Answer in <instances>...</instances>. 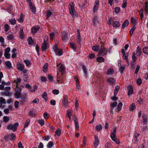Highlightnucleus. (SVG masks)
Listing matches in <instances>:
<instances>
[{"label": "nucleus", "instance_id": "a878e982", "mask_svg": "<svg viewBox=\"0 0 148 148\" xmlns=\"http://www.w3.org/2000/svg\"><path fill=\"white\" fill-rule=\"evenodd\" d=\"M10 140L12 141H14L15 140L16 138V135L13 133H11V134H9Z\"/></svg>", "mask_w": 148, "mask_h": 148}, {"label": "nucleus", "instance_id": "20e7f679", "mask_svg": "<svg viewBox=\"0 0 148 148\" xmlns=\"http://www.w3.org/2000/svg\"><path fill=\"white\" fill-rule=\"evenodd\" d=\"M92 49L98 52L99 51L98 53V56H100V55L102 54V45H101L100 47L99 45H97L93 46L92 47Z\"/></svg>", "mask_w": 148, "mask_h": 148}, {"label": "nucleus", "instance_id": "49530a36", "mask_svg": "<svg viewBox=\"0 0 148 148\" xmlns=\"http://www.w3.org/2000/svg\"><path fill=\"white\" fill-rule=\"evenodd\" d=\"M96 128L97 131H99L102 130V125L101 124L97 125L96 126Z\"/></svg>", "mask_w": 148, "mask_h": 148}, {"label": "nucleus", "instance_id": "f257e3e1", "mask_svg": "<svg viewBox=\"0 0 148 148\" xmlns=\"http://www.w3.org/2000/svg\"><path fill=\"white\" fill-rule=\"evenodd\" d=\"M114 18L111 17L108 20L109 24L111 25L112 22H113L112 26L115 28L119 27L121 25L120 22L117 21H114Z\"/></svg>", "mask_w": 148, "mask_h": 148}, {"label": "nucleus", "instance_id": "4be33fe9", "mask_svg": "<svg viewBox=\"0 0 148 148\" xmlns=\"http://www.w3.org/2000/svg\"><path fill=\"white\" fill-rule=\"evenodd\" d=\"M82 68L84 71V73L85 75V76L87 77V68L86 66L84 64L82 65Z\"/></svg>", "mask_w": 148, "mask_h": 148}, {"label": "nucleus", "instance_id": "9d476101", "mask_svg": "<svg viewBox=\"0 0 148 148\" xmlns=\"http://www.w3.org/2000/svg\"><path fill=\"white\" fill-rule=\"evenodd\" d=\"M57 66L59 69V71L61 72L62 73H63L65 70L64 66L61 63H60L57 65Z\"/></svg>", "mask_w": 148, "mask_h": 148}, {"label": "nucleus", "instance_id": "c85d7f7f", "mask_svg": "<svg viewBox=\"0 0 148 148\" xmlns=\"http://www.w3.org/2000/svg\"><path fill=\"white\" fill-rule=\"evenodd\" d=\"M5 64L7 68L10 69L12 68V65L10 61H6L5 62Z\"/></svg>", "mask_w": 148, "mask_h": 148}, {"label": "nucleus", "instance_id": "72a5a7b5", "mask_svg": "<svg viewBox=\"0 0 148 148\" xmlns=\"http://www.w3.org/2000/svg\"><path fill=\"white\" fill-rule=\"evenodd\" d=\"M53 142L52 141H50L49 142L47 145V147L48 148H51L53 145Z\"/></svg>", "mask_w": 148, "mask_h": 148}, {"label": "nucleus", "instance_id": "bb28decb", "mask_svg": "<svg viewBox=\"0 0 148 148\" xmlns=\"http://www.w3.org/2000/svg\"><path fill=\"white\" fill-rule=\"evenodd\" d=\"M70 45L71 47L72 48L73 50L74 51H75L77 49V46L75 44L73 43V42H72L70 43Z\"/></svg>", "mask_w": 148, "mask_h": 148}, {"label": "nucleus", "instance_id": "6e6552de", "mask_svg": "<svg viewBox=\"0 0 148 148\" xmlns=\"http://www.w3.org/2000/svg\"><path fill=\"white\" fill-rule=\"evenodd\" d=\"M40 29V27L38 25H35L32 27L31 28V32L33 34L36 33L37 31Z\"/></svg>", "mask_w": 148, "mask_h": 148}, {"label": "nucleus", "instance_id": "7c9ffc66", "mask_svg": "<svg viewBox=\"0 0 148 148\" xmlns=\"http://www.w3.org/2000/svg\"><path fill=\"white\" fill-rule=\"evenodd\" d=\"M129 24V22L128 20H126L122 25V28H123L127 26Z\"/></svg>", "mask_w": 148, "mask_h": 148}, {"label": "nucleus", "instance_id": "9b49d317", "mask_svg": "<svg viewBox=\"0 0 148 148\" xmlns=\"http://www.w3.org/2000/svg\"><path fill=\"white\" fill-rule=\"evenodd\" d=\"M127 89L128 90V96H129L130 95H132L133 94L134 91L132 86H129L127 88Z\"/></svg>", "mask_w": 148, "mask_h": 148}, {"label": "nucleus", "instance_id": "13d9d810", "mask_svg": "<svg viewBox=\"0 0 148 148\" xmlns=\"http://www.w3.org/2000/svg\"><path fill=\"white\" fill-rule=\"evenodd\" d=\"M67 115L68 116V117L70 119L71 117L72 116L71 112L69 110H68L66 112Z\"/></svg>", "mask_w": 148, "mask_h": 148}, {"label": "nucleus", "instance_id": "1a4fd4ad", "mask_svg": "<svg viewBox=\"0 0 148 148\" xmlns=\"http://www.w3.org/2000/svg\"><path fill=\"white\" fill-rule=\"evenodd\" d=\"M16 67L18 70L22 71L24 70L25 68V66L23 64L18 62L17 64Z\"/></svg>", "mask_w": 148, "mask_h": 148}, {"label": "nucleus", "instance_id": "4468645a", "mask_svg": "<svg viewBox=\"0 0 148 148\" xmlns=\"http://www.w3.org/2000/svg\"><path fill=\"white\" fill-rule=\"evenodd\" d=\"M107 82L111 85H114L115 83V80L112 77H110L107 79Z\"/></svg>", "mask_w": 148, "mask_h": 148}, {"label": "nucleus", "instance_id": "39448f33", "mask_svg": "<svg viewBox=\"0 0 148 148\" xmlns=\"http://www.w3.org/2000/svg\"><path fill=\"white\" fill-rule=\"evenodd\" d=\"M56 54L59 56H62L63 54V51L62 49H59L58 48V45H56L54 46L53 48Z\"/></svg>", "mask_w": 148, "mask_h": 148}, {"label": "nucleus", "instance_id": "f704fd0d", "mask_svg": "<svg viewBox=\"0 0 148 148\" xmlns=\"http://www.w3.org/2000/svg\"><path fill=\"white\" fill-rule=\"evenodd\" d=\"M119 88L120 87L119 86L117 85L115 86L114 93V94L115 95H117L118 92L119 90Z\"/></svg>", "mask_w": 148, "mask_h": 148}, {"label": "nucleus", "instance_id": "de8ad7c7", "mask_svg": "<svg viewBox=\"0 0 148 148\" xmlns=\"http://www.w3.org/2000/svg\"><path fill=\"white\" fill-rule=\"evenodd\" d=\"M27 66H29L31 64V62L28 60H25L24 61Z\"/></svg>", "mask_w": 148, "mask_h": 148}, {"label": "nucleus", "instance_id": "69168bd1", "mask_svg": "<svg viewBox=\"0 0 148 148\" xmlns=\"http://www.w3.org/2000/svg\"><path fill=\"white\" fill-rule=\"evenodd\" d=\"M120 11V8L118 7H116L114 9V12L116 14L118 13Z\"/></svg>", "mask_w": 148, "mask_h": 148}, {"label": "nucleus", "instance_id": "58836bf2", "mask_svg": "<svg viewBox=\"0 0 148 148\" xmlns=\"http://www.w3.org/2000/svg\"><path fill=\"white\" fill-rule=\"evenodd\" d=\"M3 121L5 123L8 122L10 120V117H9L4 116L3 117Z\"/></svg>", "mask_w": 148, "mask_h": 148}, {"label": "nucleus", "instance_id": "2eb2a0df", "mask_svg": "<svg viewBox=\"0 0 148 148\" xmlns=\"http://www.w3.org/2000/svg\"><path fill=\"white\" fill-rule=\"evenodd\" d=\"M29 6L31 11L33 13H35L36 12V8L34 5L33 4L32 2H30L29 4Z\"/></svg>", "mask_w": 148, "mask_h": 148}, {"label": "nucleus", "instance_id": "f3484780", "mask_svg": "<svg viewBox=\"0 0 148 148\" xmlns=\"http://www.w3.org/2000/svg\"><path fill=\"white\" fill-rule=\"evenodd\" d=\"M74 121L75 125V128L76 129L79 128L78 124V118L75 116L74 117Z\"/></svg>", "mask_w": 148, "mask_h": 148}, {"label": "nucleus", "instance_id": "473e14b6", "mask_svg": "<svg viewBox=\"0 0 148 148\" xmlns=\"http://www.w3.org/2000/svg\"><path fill=\"white\" fill-rule=\"evenodd\" d=\"M52 14L50 10L47 11L46 13V19L47 20H48L49 17L51 16Z\"/></svg>", "mask_w": 148, "mask_h": 148}, {"label": "nucleus", "instance_id": "c9c22d12", "mask_svg": "<svg viewBox=\"0 0 148 148\" xmlns=\"http://www.w3.org/2000/svg\"><path fill=\"white\" fill-rule=\"evenodd\" d=\"M136 106L134 103H132L130 106V111H132L136 108Z\"/></svg>", "mask_w": 148, "mask_h": 148}, {"label": "nucleus", "instance_id": "680f3d73", "mask_svg": "<svg viewBox=\"0 0 148 148\" xmlns=\"http://www.w3.org/2000/svg\"><path fill=\"white\" fill-rule=\"evenodd\" d=\"M48 77L50 82H52L53 81V77L52 75L51 74L48 75Z\"/></svg>", "mask_w": 148, "mask_h": 148}, {"label": "nucleus", "instance_id": "0e129e2a", "mask_svg": "<svg viewBox=\"0 0 148 148\" xmlns=\"http://www.w3.org/2000/svg\"><path fill=\"white\" fill-rule=\"evenodd\" d=\"M52 93L55 95H57L59 93V91L58 90L54 89L52 90Z\"/></svg>", "mask_w": 148, "mask_h": 148}, {"label": "nucleus", "instance_id": "3c124183", "mask_svg": "<svg viewBox=\"0 0 148 148\" xmlns=\"http://www.w3.org/2000/svg\"><path fill=\"white\" fill-rule=\"evenodd\" d=\"M127 1L126 0H123V3L122 5V7L123 8H125L127 6Z\"/></svg>", "mask_w": 148, "mask_h": 148}, {"label": "nucleus", "instance_id": "6e6d98bb", "mask_svg": "<svg viewBox=\"0 0 148 148\" xmlns=\"http://www.w3.org/2000/svg\"><path fill=\"white\" fill-rule=\"evenodd\" d=\"M21 95V93H20L17 92H16L14 93V96L16 98L18 99L20 97V96Z\"/></svg>", "mask_w": 148, "mask_h": 148}, {"label": "nucleus", "instance_id": "c03bdc74", "mask_svg": "<svg viewBox=\"0 0 148 148\" xmlns=\"http://www.w3.org/2000/svg\"><path fill=\"white\" fill-rule=\"evenodd\" d=\"M146 13L148 12V3L146 2L145 3V6L143 7Z\"/></svg>", "mask_w": 148, "mask_h": 148}, {"label": "nucleus", "instance_id": "37998d69", "mask_svg": "<svg viewBox=\"0 0 148 148\" xmlns=\"http://www.w3.org/2000/svg\"><path fill=\"white\" fill-rule=\"evenodd\" d=\"M0 103L2 105V104H5L6 101L5 99L2 97H0Z\"/></svg>", "mask_w": 148, "mask_h": 148}, {"label": "nucleus", "instance_id": "2f4dec72", "mask_svg": "<svg viewBox=\"0 0 148 148\" xmlns=\"http://www.w3.org/2000/svg\"><path fill=\"white\" fill-rule=\"evenodd\" d=\"M97 17L96 16H95L92 20L93 23V25L95 26V25L98 22L97 21Z\"/></svg>", "mask_w": 148, "mask_h": 148}, {"label": "nucleus", "instance_id": "393cba45", "mask_svg": "<svg viewBox=\"0 0 148 148\" xmlns=\"http://www.w3.org/2000/svg\"><path fill=\"white\" fill-rule=\"evenodd\" d=\"M14 39L13 35L11 34H8L7 36V40H13Z\"/></svg>", "mask_w": 148, "mask_h": 148}, {"label": "nucleus", "instance_id": "f8f14e48", "mask_svg": "<svg viewBox=\"0 0 148 148\" xmlns=\"http://www.w3.org/2000/svg\"><path fill=\"white\" fill-rule=\"evenodd\" d=\"M47 42L45 40H44V42L42 43L41 49L42 51H45L47 48Z\"/></svg>", "mask_w": 148, "mask_h": 148}, {"label": "nucleus", "instance_id": "09e8293b", "mask_svg": "<svg viewBox=\"0 0 148 148\" xmlns=\"http://www.w3.org/2000/svg\"><path fill=\"white\" fill-rule=\"evenodd\" d=\"M131 21L132 23L136 24L137 23V20L135 18L133 17H131Z\"/></svg>", "mask_w": 148, "mask_h": 148}, {"label": "nucleus", "instance_id": "dca6fc26", "mask_svg": "<svg viewBox=\"0 0 148 148\" xmlns=\"http://www.w3.org/2000/svg\"><path fill=\"white\" fill-rule=\"evenodd\" d=\"M114 70L113 68H110L108 69L107 70L106 73L108 75H109L111 76L114 73Z\"/></svg>", "mask_w": 148, "mask_h": 148}, {"label": "nucleus", "instance_id": "f03ea898", "mask_svg": "<svg viewBox=\"0 0 148 148\" xmlns=\"http://www.w3.org/2000/svg\"><path fill=\"white\" fill-rule=\"evenodd\" d=\"M117 127H115L113 129L112 131L111 132L110 136L111 139L116 144H118L120 143L118 139L116 137V133Z\"/></svg>", "mask_w": 148, "mask_h": 148}, {"label": "nucleus", "instance_id": "423d86ee", "mask_svg": "<svg viewBox=\"0 0 148 148\" xmlns=\"http://www.w3.org/2000/svg\"><path fill=\"white\" fill-rule=\"evenodd\" d=\"M62 38L63 42L66 41L69 39L68 34L65 31H64L62 32Z\"/></svg>", "mask_w": 148, "mask_h": 148}, {"label": "nucleus", "instance_id": "a19ab883", "mask_svg": "<svg viewBox=\"0 0 148 148\" xmlns=\"http://www.w3.org/2000/svg\"><path fill=\"white\" fill-rule=\"evenodd\" d=\"M9 21L12 25H14L16 23V20L15 18H12L9 19Z\"/></svg>", "mask_w": 148, "mask_h": 148}, {"label": "nucleus", "instance_id": "412c9836", "mask_svg": "<svg viewBox=\"0 0 148 148\" xmlns=\"http://www.w3.org/2000/svg\"><path fill=\"white\" fill-rule=\"evenodd\" d=\"M28 45H32L34 43V41H33L32 37H29L27 39Z\"/></svg>", "mask_w": 148, "mask_h": 148}, {"label": "nucleus", "instance_id": "774afa93", "mask_svg": "<svg viewBox=\"0 0 148 148\" xmlns=\"http://www.w3.org/2000/svg\"><path fill=\"white\" fill-rule=\"evenodd\" d=\"M62 103L64 106H67L68 104V101L62 100Z\"/></svg>", "mask_w": 148, "mask_h": 148}, {"label": "nucleus", "instance_id": "a211bd4d", "mask_svg": "<svg viewBox=\"0 0 148 148\" xmlns=\"http://www.w3.org/2000/svg\"><path fill=\"white\" fill-rule=\"evenodd\" d=\"M129 56V53H127L126 54H125L124 55H123V58L124 60H126V62L128 64H129V62L128 59Z\"/></svg>", "mask_w": 148, "mask_h": 148}, {"label": "nucleus", "instance_id": "e433bc0d", "mask_svg": "<svg viewBox=\"0 0 148 148\" xmlns=\"http://www.w3.org/2000/svg\"><path fill=\"white\" fill-rule=\"evenodd\" d=\"M143 119V123L144 125H145L147 121V117L146 115H143L142 116Z\"/></svg>", "mask_w": 148, "mask_h": 148}, {"label": "nucleus", "instance_id": "cd10ccee", "mask_svg": "<svg viewBox=\"0 0 148 148\" xmlns=\"http://www.w3.org/2000/svg\"><path fill=\"white\" fill-rule=\"evenodd\" d=\"M29 115L32 117H34L36 116V111L33 110H30L29 112Z\"/></svg>", "mask_w": 148, "mask_h": 148}, {"label": "nucleus", "instance_id": "4d7b16f0", "mask_svg": "<svg viewBox=\"0 0 148 148\" xmlns=\"http://www.w3.org/2000/svg\"><path fill=\"white\" fill-rule=\"evenodd\" d=\"M4 29H5V32H7L8 31L9 29V26L7 23H6L5 24V25L4 26Z\"/></svg>", "mask_w": 148, "mask_h": 148}, {"label": "nucleus", "instance_id": "ea45409f", "mask_svg": "<svg viewBox=\"0 0 148 148\" xmlns=\"http://www.w3.org/2000/svg\"><path fill=\"white\" fill-rule=\"evenodd\" d=\"M19 33L21 35L20 36V38L22 39H23L25 37V35L23 34V29H22L20 30Z\"/></svg>", "mask_w": 148, "mask_h": 148}, {"label": "nucleus", "instance_id": "79ce46f5", "mask_svg": "<svg viewBox=\"0 0 148 148\" xmlns=\"http://www.w3.org/2000/svg\"><path fill=\"white\" fill-rule=\"evenodd\" d=\"M30 121V120L29 119H28L27 120L24 125V128L27 127L28 126L29 124Z\"/></svg>", "mask_w": 148, "mask_h": 148}, {"label": "nucleus", "instance_id": "a18cd8bd", "mask_svg": "<svg viewBox=\"0 0 148 148\" xmlns=\"http://www.w3.org/2000/svg\"><path fill=\"white\" fill-rule=\"evenodd\" d=\"M123 104L121 102L119 103L117 106V110L118 111H120L122 109V107Z\"/></svg>", "mask_w": 148, "mask_h": 148}, {"label": "nucleus", "instance_id": "7ed1b4c3", "mask_svg": "<svg viewBox=\"0 0 148 148\" xmlns=\"http://www.w3.org/2000/svg\"><path fill=\"white\" fill-rule=\"evenodd\" d=\"M19 125L18 122H16L14 125L10 123L7 126V129L8 130H12L13 131L15 132L17 130V127Z\"/></svg>", "mask_w": 148, "mask_h": 148}, {"label": "nucleus", "instance_id": "ddd939ff", "mask_svg": "<svg viewBox=\"0 0 148 148\" xmlns=\"http://www.w3.org/2000/svg\"><path fill=\"white\" fill-rule=\"evenodd\" d=\"M95 141L93 142V144L95 147L99 145V141L98 139V137L97 136L95 135Z\"/></svg>", "mask_w": 148, "mask_h": 148}, {"label": "nucleus", "instance_id": "864d4df0", "mask_svg": "<svg viewBox=\"0 0 148 148\" xmlns=\"http://www.w3.org/2000/svg\"><path fill=\"white\" fill-rule=\"evenodd\" d=\"M120 65H121V64H120ZM125 66L124 65H123L122 66H121L120 68L119 69V71H120L121 73H122L123 71H124L125 69Z\"/></svg>", "mask_w": 148, "mask_h": 148}, {"label": "nucleus", "instance_id": "6ab92c4d", "mask_svg": "<svg viewBox=\"0 0 148 148\" xmlns=\"http://www.w3.org/2000/svg\"><path fill=\"white\" fill-rule=\"evenodd\" d=\"M2 95L4 96H7L10 97L12 95V93L8 91H6L5 92H2L1 93Z\"/></svg>", "mask_w": 148, "mask_h": 148}, {"label": "nucleus", "instance_id": "603ef678", "mask_svg": "<svg viewBox=\"0 0 148 148\" xmlns=\"http://www.w3.org/2000/svg\"><path fill=\"white\" fill-rule=\"evenodd\" d=\"M61 133V130L60 129H58L55 132V134L58 136H60Z\"/></svg>", "mask_w": 148, "mask_h": 148}, {"label": "nucleus", "instance_id": "b1692460", "mask_svg": "<svg viewBox=\"0 0 148 148\" xmlns=\"http://www.w3.org/2000/svg\"><path fill=\"white\" fill-rule=\"evenodd\" d=\"M136 54L137 56H140L141 54V48L140 47H138L136 50Z\"/></svg>", "mask_w": 148, "mask_h": 148}, {"label": "nucleus", "instance_id": "8fccbe9b", "mask_svg": "<svg viewBox=\"0 0 148 148\" xmlns=\"http://www.w3.org/2000/svg\"><path fill=\"white\" fill-rule=\"evenodd\" d=\"M143 52L145 54H148V47H146L144 48L143 49Z\"/></svg>", "mask_w": 148, "mask_h": 148}, {"label": "nucleus", "instance_id": "338daca9", "mask_svg": "<svg viewBox=\"0 0 148 148\" xmlns=\"http://www.w3.org/2000/svg\"><path fill=\"white\" fill-rule=\"evenodd\" d=\"M136 28V27L135 26H134L131 29L130 31V32L131 35H132L135 30Z\"/></svg>", "mask_w": 148, "mask_h": 148}, {"label": "nucleus", "instance_id": "e2e57ef3", "mask_svg": "<svg viewBox=\"0 0 148 148\" xmlns=\"http://www.w3.org/2000/svg\"><path fill=\"white\" fill-rule=\"evenodd\" d=\"M38 122L42 126L44 124V122L43 120L39 119L38 121Z\"/></svg>", "mask_w": 148, "mask_h": 148}, {"label": "nucleus", "instance_id": "bf43d9fd", "mask_svg": "<svg viewBox=\"0 0 148 148\" xmlns=\"http://www.w3.org/2000/svg\"><path fill=\"white\" fill-rule=\"evenodd\" d=\"M42 96L45 100V101H47V95L46 93L45 92L44 94H42Z\"/></svg>", "mask_w": 148, "mask_h": 148}, {"label": "nucleus", "instance_id": "0eeeda50", "mask_svg": "<svg viewBox=\"0 0 148 148\" xmlns=\"http://www.w3.org/2000/svg\"><path fill=\"white\" fill-rule=\"evenodd\" d=\"M94 6L93 8V12L95 13L98 10V9L99 6V2L98 0H96L95 2Z\"/></svg>", "mask_w": 148, "mask_h": 148}, {"label": "nucleus", "instance_id": "5701e85b", "mask_svg": "<svg viewBox=\"0 0 148 148\" xmlns=\"http://www.w3.org/2000/svg\"><path fill=\"white\" fill-rule=\"evenodd\" d=\"M71 8L69 9V11L70 14L72 15L74 14V13L75 11V9L74 6L73 5H70Z\"/></svg>", "mask_w": 148, "mask_h": 148}, {"label": "nucleus", "instance_id": "4c0bfd02", "mask_svg": "<svg viewBox=\"0 0 148 148\" xmlns=\"http://www.w3.org/2000/svg\"><path fill=\"white\" fill-rule=\"evenodd\" d=\"M143 11L144 9L143 8H142L139 11V13L141 20H142L143 18L144 17Z\"/></svg>", "mask_w": 148, "mask_h": 148}, {"label": "nucleus", "instance_id": "c756f323", "mask_svg": "<svg viewBox=\"0 0 148 148\" xmlns=\"http://www.w3.org/2000/svg\"><path fill=\"white\" fill-rule=\"evenodd\" d=\"M48 64L47 63H46L42 67L43 71L45 73H46L48 69Z\"/></svg>", "mask_w": 148, "mask_h": 148}, {"label": "nucleus", "instance_id": "5fc2aeb1", "mask_svg": "<svg viewBox=\"0 0 148 148\" xmlns=\"http://www.w3.org/2000/svg\"><path fill=\"white\" fill-rule=\"evenodd\" d=\"M108 51L107 49L105 48L102 47V55H106L107 54Z\"/></svg>", "mask_w": 148, "mask_h": 148}, {"label": "nucleus", "instance_id": "aec40b11", "mask_svg": "<svg viewBox=\"0 0 148 148\" xmlns=\"http://www.w3.org/2000/svg\"><path fill=\"white\" fill-rule=\"evenodd\" d=\"M25 97L24 96H22L19 98V101L21 103V104H23L25 102Z\"/></svg>", "mask_w": 148, "mask_h": 148}, {"label": "nucleus", "instance_id": "052dcab7", "mask_svg": "<svg viewBox=\"0 0 148 148\" xmlns=\"http://www.w3.org/2000/svg\"><path fill=\"white\" fill-rule=\"evenodd\" d=\"M43 116L45 119H47L49 118V115L47 112H45L43 114Z\"/></svg>", "mask_w": 148, "mask_h": 148}]
</instances>
